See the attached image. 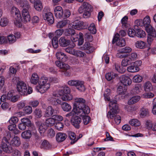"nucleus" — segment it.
Returning a JSON list of instances; mask_svg holds the SVG:
<instances>
[{
  "label": "nucleus",
  "mask_w": 156,
  "mask_h": 156,
  "mask_svg": "<svg viewBox=\"0 0 156 156\" xmlns=\"http://www.w3.org/2000/svg\"><path fill=\"white\" fill-rule=\"evenodd\" d=\"M30 8L29 9L24 7L22 11V16L23 17L24 21L26 22L30 21L31 19L28 10L30 8Z\"/></svg>",
  "instance_id": "nucleus-13"
},
{
  "label": "nucleus",
  "mask_w": 156,
  "mask_h": 156,
  "mask_svg": "<svg viewBox=\"0 0 156 156\" xmlns=\"http://www.w3.org/2000/svg\"><path fill=\"white\" fill-rule=\"evenodd\" d=\"M54 14L55 17L57 18L60 19L62 17L63 10L62 7L57 6L54 9Z\"/></svg>",
  "instance_id": "nucleus-17"
},
{
  "label": "nucleus",
  "mask_w": 156,
  "mask_h": 156,
  "mask_svg": "<svg viewBox=\"0 0 156 156\" xmlns=\"http://www.w3.org/2000/svg\"><path fill=\"white\" fill-rule=\"evenodd\" d=\"M61 99L63 101H69L72 99L73 97L70 94H64L61 95Z\"/></svg>",
  "instance_id": "nucleus-39"
},
{
  "label": "nucleus",
  "mask_w": 156,
  "mask_h": 156,
  "mask_svg": "<svg viewBox=\"0 0 156 156\" xmlns=\"http://www.w3.org/2000/svg\"><path fill=\"white\" fill-rule=\"evenodd\" d=\"M146 125L148 129H151L153 131H156V122L152 123L150 122L147 121L146 122Z\"/></svg>",
  "instance_id": "nucleus-34"
},
{
  "label": "nucleus",
  "mask_w": 156,
  "mask_h": 156,
  "mask_svg": "<svg viewBox=\"0 0 156 156\" xmlns=\"http://www.w3.org/2000/svg\"><path fill=\"white\" fill-rule=\"evenodd\" d=\"M17 89L19 94L21 95L27 94L26 84L23 81H20L17 83Z\"/></svg>",
  "instance_id": "nucleus-7"
},
{
  "label": "nucleus",
  "mask_w": 156,
  "mask_h": 156,
  "mask_svg": "<svg viewBox=\"0 0 156 156\" xmlns=\"http://www.w3.org/2000/svg\"><path fill=\"white\" fill-rule=\"evenodd\" d=\"M75 114H76L79 115H81L79 113H78L77 112H76L74 111L73 108L71 112L66 115L65 116L66 117L67 119H69L73 116L74 117V115Z\"/></svg>",
  "instance_id": "nucleus-43"
},
{
  "label": "nucleus",
  "mask_w": 156,
  "mask_h": 156,
  "mask_svg": "<svg viewBox=\"0 0 156 156\" xmlns=\"http://www.w3.org/2000/svg\"><path fill=\"white\" fill-rule=\"evenodd\" d=\"M129 124L132 126H139L140 125V122L136 119H133L129 121Z\"/></svg>",
  "instance_id": "nucleus-47"
},
{
  "label": "nucleus",
  "mask_w": 156,
  "mask_h": 156,
  "mask_svg": "<svg viewBox=\"0 0 156 156\" xmlns=\"http://www.w3.org/2000/svg\"><path fill=\"white\" fill-rule=\"evenodd\" d=\"M91 9V6L90 5L84 2L79 7L78 12L80 14L83 13V17L87 18L90 17L91 15L90 11Z\"/></svg>",
  "instance_id": "nucleus-4"
},
{
  "label": "nucleus",
  "mask_w": 156,
  "mask_h": 156,
  "mask_svg": "<svg viewBox=\"0 0 156 156\" xmlns=\"http://www.w3.org/2000/svg\"><path fill=\"white\" fill-rule=\"evenodd\" d=\"M142 90V89L140 84H137L135 85L133 89V91L136 94H138L141 92Z\"/></svg>",
  "instance_id": "nucleus-46"
},
{
  "label": "nucleus",
  "mask_w": 156,
  "mask_h": 156,
  "mask_svg": "<svg viewBox=\"0 0 156 156\" xmlns=\"http://www.w3.org/2000/svg\"><path fill=\"white\" fill-rule=\"evenodd\" d=\"M88 29L90 33L92 34H95L96 33V29L94 23L91 24L88 27Z\"/></svg>",
  "instance_id": "nucleus-60"
},
{
  "label": "nucleus",
  "mask_w": 156,
  "mask_h": 156,
  "mask_svg": "<svg viewBox=\"0 0 156 156\" xmlns=\"http://www.w3.org/2000/svg\"><path fill=\"white\" fill-rule=\"evenodd\" d=\"M39 77L36 73L32 74L30 80L31 83L33 84H36L39 82Z\"/></svg>",
  "instance_id": "nucleus-26"
},
{
  "label": "nucleus",
  "mask_w": 156,
  "mask_h": 156,
  "mask_svg": "<svg viewBox=\"0 0 156 156\" xmlns=\"http://www.w3.org/2000/svg\"><path fill=\"white\" fill-rule=\"evenodd\" d=\"M68 84L71 86H75L80 92L84 91L86 88L84 85V82L78 80H73L68 81Z\"/></svg>",
  "instance_id": "nucleus-6"
},
{
  "label": "nucleus",
  "mask_w": 156,
  "mask_h": 156,
  "mask_svg": "<svg viewBox=\"0 0 156 156\" xmlns=\"http://www.w3.org/2000/svg\"><path fill=\"white\" fill-rule=\"evenodd\" d=\"M25 112L27 114H30L32 112V108L30 106H25L23 109Z\"/></svg>",
  "instance_id": "nucleus-64"
},
{
  "label": "nucleus",
  "mask_w": 156,
  "mask_h": 156,
  "mask_svg": "<svg viewBox=\"0 0 156 156\" xmlns=\"http://www.w3.org/2000/svg\"><path fill=\"white\" fill-rule=\"evenodd\" d=\"M132 51V49L129 47H126L120 49L121 52L123 53H127L130 52Z\"/></svg>",
  "instance_id": "nucleus-56"
},
{
  "label": "nucleus",
  "mask_w": 156,
  "mask_h": 156,
  "mask_svg": "<svg viewBox=\"0 0 156 156\" xmlns=\"http://www.w3.org/2000/svg\"><path fill=\"white\" fill-rule=\"evenodd\" d=\"M73 55L80 58H85L86 56V54L80 51H75Z\"/></svg>",
  "instance_id": "nucleus-37"
},
{
  "label": "nucleus",
  "mask_w": 156,
  "mask_h": 156,
  "mask_svg": "<svg viewBox=\"0 0 156 156\" xmlns=\"http://www.w3.org/2000/svg\"><path fill=\"white\" fill-rule=\"evenodd\" d=\"M70 43V41L66 39L64 37H61L59 40V44L62 47H66L69 45Z\"/></svg>",
  "instance_id": "nucleus-23"
},
{
  "label": "nucleus",
  "mask_w": 156,
  "mask_h": 156,
  "mask_svg": "<svg viewBox=\"0 0 156 156\" xmlns=\"http://www.w3.org/2000/svg\"><path fill=\"white\" fill-rule=\"evenodd\" d=\"M35 115L37 118H40L42 116L41 111L38 109L36 108L34 111Z\"/></svg>",
  "instance_id": "nucleus-61"
},
{
  "label": "nucleus",
  "mask_w": 156,
  "mask_h": 156,
  "mask_svg": "<svg viewBox=\"0 0 156 156\" xmlns=\"http://www.w3.org/2000/svg\"><path fill=\"white\" fill-rule=\"evenodd\" d=\"M36 128L40 133L42 134L46 131L47 127L44 123L41 121H37L35 122Z\"/></svg>",
  "instance_id": "nucleus-11"
},
{
  "label": "nucleus",
  "mask_w": 156,
  "mask_h": 156,
  "mask_svg": "<svg viewBox=\"0 0 156 156\" xmlns=\"http://www.w3.org/2000/svg\"><path fill=\"white\" fill-rule=\"evenodd\" d=\"M144 88L146 91H150L152 90L153 87L151 83L147 81L144 83Z\"/></svg>",
  "instance_id": "nucleus-30"
},
{
  "label": "nucleus",
  "mask_w": 156,
  "mask_h": 156,
  "mask_svg": "<svg viewBox=\"0 0 156 156\" xmlns=\"http://www.w3.org/2000/svg\"><path fill=\"white\" fill-rule=\"evenodd\" d=\"M21 121L26 126H30L31 125V122L30 120L27 118H25L21 119Z\"/></svg>",
  "instance_id": "nucleus-49"
},
{
  "label": "nucleus",
  "mask_w": 156,
  "mask_h": 156,
  "mask_svg": "<svg viewBox=\"0 0 156 156\" xmlns=\"http://www.w3.org/2000/svg\"><path fill=\"white\" fill-rule=\"evenodd\" d=\"M85 101L83 98H77L75 99L74 105V110L79 113L81 115H83L90 113L89 107L85 105Z\"/></svg>",
  "instance_id": "nucleus-1"
},
{
  "label": "nucleus",
  "mask_w": 156,
  "mask_h": 156,
  "mask_svg": "<svg viewBox=\"0 0 156 156\" xmlns=\"http://www.w3.org/2000/svg\"><path fill=\"white\" fill-rule=\"evenodd\" d=\"M58 112L57 111L55 112V110H54L52 106H49L46 108L45 111L44 116L46 117H48L52 116L54 114L57 113Z\"/></svg>",
  "instance_id": "nucleus-16"
},
{
  "label": "nucleus",
  "mask_w": 156,
  "mask_h": 156,
  "mask_svg": "<svg viewBox=\"0 0 156 156\" xmlns=\"http://www.w3.org/2000/svg\"><path fill=\"white\" fill-rule=\"evenodd\" d=\"M143 79V77L139 75H136L134 76L133 78V80L134 82L139 83L141 82Z\"/></svg>",
  "instance_id": "nucleus-48"
},
{
  "label": "nucleus",
  "mask_w": 156,
  "mask_h": 156,
  "mask_svg": "<svg viewBox=\"0 0 156 156\" xmlns=\"http://www.w3.org/2000/svg\"><path fill=\"white\" fill-rule=\"evenodd\" d=\"M66 138V134L63 133H58L56 135V140L58 142H61L64 141Z\"/></svg>",
  "instance_id": "nucleus-19"
},
{
  "label": "nucleus",
  "mask_w": 156,
  "mask_h": 156,
  "mask_svg": "<svg viewBox=\"0 0 156 156\" xmlns=\"http://www.w3.org/2000/svg\"><path fill=\"white\" fill-rule=\"evenodd\" d=\"M22 137L24 139H30L31 136V132L30 130L25 131L21 134Z\"/></svg>",
  "instance_id": "nucleus-35"
},
{
  "label": "nucleus",
  "mask_w": 156,
  "mask_h": 156,
  "mask_svg": "<svg viewBox=\"0 0 156 156\" xmlns=\"http://www.w3.org/2000/svg\"><path fill=\"white\" fill-rule=\"evenodd\" d=\"M126 44V43L125 40L122 38L119 39L117 43V45L120 47L125 46Z\"/></svg>",
  "instance_id": "nucleus-53"
},
{
  "label": "nucleus",
  "mask_w": 156,
  "mask_h": 156,
  "mask_svg": "<svg viewBox=\"0 0 156 156\" xmlns=\"http://www.w3.org/2000/svg\"><path fill=\"white\" fill-rule=\"evenodd\" d=\"M57 58L61 60L62 61L65 62L67 59V57L62 52H58L56 54Z\"/></svg>",
  "instance_id": "nucleus-22"
},
{
  "label": "nucleus",
  "mask_w": 156,
  "mask_h": 156,
  "mask_svg": "<svg viewBox=\"0 0 156 156\" xmlns=\"http://www.w3.org/2000/svg\"><path fill=\"white\" fill-rule=\"evenodd\" d=\"M70 88L68 87H66L63 89L59 90L58 92H55L53 93V95L56 97H60L61 95L62 94H70Z\"/></svg>",
  "instance_id": "nucleus-15"
},
{
  "label": "nucleus",
  "mask_w": 156,
  "mask_h": 156,
  "mask_svg": "<svg viewBox=\"0 0 156 156\" xmlns=\"http://www.w3.org/2000/svg\"><path fill=\"white\" fill-rule=\"evenodd\" d=\"M116 100L110 101L109 104L110 108V110L107 113V116L108 119H113L116 114H117L119 112L118 106Z\"/></svg>",
  "instance_id": "nucleus-3"
},
{
  "label": "nucleus",
  "mask_w": 156,
  "mask_h": 156,
  "mask_svg": "<svg viewBox=\"0 0 156 156\" xmlns=\"http://www.w3.org/2000/svg\"><path fill=\"white\" fill-rule=\"evenodd\" d=\"M117 75L113 72H111L107 73L105 74V78L108 81H110L115 78Z\"/></svg>",
  "instance_id": "nucleus-31"
},
{
  "label": "nucleus",
  "mask_w": 156,
  "mask_h": 156,
  "mask_svg": "<svg viewBox=\"0 0 156 156\" xmlns=\"http://www.w3.org/2000/svg\"><path fill=\"white\" fill-rule=\"evenodd\" d=\"M51 145L47 140H45L43 141L41 144V146L42 147L44 148L48 149L51 148Z\"/></svg>",
  "instance_id": "nucleus-50"
},
{
  "label": "nucleus",
  "mask_w": 156,
  "mask_h": 156,
  "mask_svg": "<svg viewBox=\"0 0 156 156\" xmlns=\"http://www.w3.org/2000/svg\"><path fill=\"white\" fill-rule=\"evenodd\" d=\"M69 135L70 139L72 140L70 143L71 144H73L76 142L75 141L76 139V135L75 133L72 132H70L69 133Z\"/></svg>",
  "instance_id": "nucleus-42"
},
{
  "label": "nucleus",
  "mask_w": 156,
  "mask_h": 156,
  "mask_svg": "<svg viewBox=\"0 0 156 156\" xmlns=\"http://www.w3.org/2000/svg\"><path fill=\"white\" fill-rule=\"evenodd\" d=\"M135 45L137 48L144 49L145 48L146 43L142 41H138L135 43Z\"/></svg>",
  "instance_id": "nucleus-32"
},
{
  "label": "nucleus",
  "mask_w": 156,
  "mask_h": 156,
  "mask_svg": "<svg viewBox=\"0 0 156 156\" xmlns=\"http://www.w3.org/2000/svg\"><path fill=\"white\" fill-rule=\"evenodd\" d=\"M62 17V18H67L70 15L71 13L70 11L68 9H66L63 11Z\"/></svg>",
  "instance_id": "nucleus-59"
},
{
  "label": "nucleus",
  "mask_w": 156,
  "mask_h": 156,
  "mask_svg": "<svg viewBox=\"0 0 156 156\" xmlns=\"http://www.w3.org/2000/svg\"><path fill=\"white\" fill-rule=\"evenodd\" d=\"M146 35L145 32L142 30L137 29L136 30V36L139 37H144Z\"/></svg>",
  "instance_id": "nucleus-38"
},
{
  "label": "nucleus",
  "mask_w": 156,
  "mask_h": 156,
  "mask_svg": "<svg viewBox=\"0 0 156 156\" xmlns=\"http://www.w3.org/2000/svg\"><path fill=\"white\" fill-rule=\"evenodd\" d=\"M128 19V16H125L121 20V23L122 24V27L123 28L128 27L129 25L127 23Z\"/></svg>",
  "instance_id": "nucleus-40"
},
{
  "label": "nucleus",
  "mask_w": 156,
  "mask_h": 156,
  "mask_svg": "<svg viewBox=\"0 0 156 156\" xmlns=\"http://www.w3.org/2000/svg\"><path fill=\"white\" fill-rule=\"evenodd\" d=\"M128 35L130 37H133L136 35V31L132 28H129L128 31Z\"/></svg>",
  "instance_id": "nucleus-63"
},
{
  "label": "nucleus",
  "mask_w": 156,
  "mask_h": 156,
  "mask_svg": "<svg viewBox=\"0 0 156 156\" xmlns=\"http://www.w3.org/2000/svg\"><path fill=\"white\" fill-rule=\"evenodd\" d=\"M62 107L63 110L66 112L70 111L72 108L71 105L66 102H64L62 104Z\"/></svg>",
  "instance_id": "nucleus-41"
},
{
  "label": "nucleus",
  "mask_w": 156,
  "mask_h": 156,
  "mask_svg": "<svg viewBox=\"0 0 156 156\" xmlns=\"http://www.w3.org/2000/svg\"><path fill=\"white\" fill-rule=\"evenodd\" d=\"M11 13H14L15 15V24L17 27H20L22 26V19L19 10L16 7H13L11 9Z\"/></svg>",
  "instance_id": "nucleus-5"
},
{
  "label": "nucleus",
  "mask_w": 156,
  "mask_h": 156,
  "mask_svg": "<svg viewBox=\"0 0 156 156\" xmlns=\"http://www.w3.org/2000/svg\"><path fill=\"white\" fill-rule=\"evenodd\" d=\"M82 49L88 51H87V53H90L93 52L94 49L89 42H86L83 45Z\"/></svg>",
  "instance_id": "nucleus-20"
},
{
  "label": "nucleus",
  "mask_w": 156,
  "mask_h": 156,
  "mask_svg": "<svg viewBox=\"0 0 156 156\" xmlns=\"http://www.w3.org/2000/svg\"><path fill=\"white\" fill-rule=\"evenodd\" d=\"M110 90L109 89H107L105 91L104 94V96L105 100L108 101L110 100V98L109 97V95H110Z\"/></svg>",
  "instance_id": "nucleus-62"
},
{
  "label": "nucleus",
  "mask_w": 156,
  "mask_h": 156,
  "mask_svg": "<svg viewBox=\"0 0 156 156\" xmlns=\"http://www.w3.org/2000/svg\"><path fill=\"white\" fill-rule=\"evenodd\" d=\"M69 21L68 20H64L58 22L56 25L58 28H61L65 27L67 24L69 23Z\"/></svg>",
  "instance_id": "nucleus-29"
},
{
  "label": "nucleus",
  "mask_w": 156,
  "mask_h": 156,
  "mask_svg": "<svg viewBox=\"0 0 156 156\" xmlns=\"http://www.w3.org/2000/svg\"><path fill=\"white\" fill-rule=\"evenodd\" d=\"M83 26V23L81 21H79L77 23H76L75 25L73 24L72 27L77 30H79L82 28Z\"/></svg>",
  "instance_id": "nucleus-51"
},
{
  "label": "nucleus",
  "mask_w": 156,
  "mask_h": 156,
  "mask_svg": "<svg viewBox=\"0 0 156 156\" xmlns=\"http://www.w3.org/2000/svg\"><path fill=\"white\" fill-rule=\"evenodd\" d=\"M119 80L121 83L125 86H129L132 83L131 79L129 76L124 75L120 77Z\"/></svg>",
  "instance_id": "nucleus-12"
},
{
  "label": "nucleus",
  "mask_w": 156,
  "mask_h": 156,
  "mask_svg": "<svg viewBox=\"0 0 156 156\" xmlns=\"http://www.w3.org/2000/svg\"><path fill=\"white\" fill-rule=\"evenodd\" d=\"M143 24H144V26L145 27L146 30L147 27H148L149 26L152 27L151 25L150 24L151 22V20L150 17L149 16H146L142 20Z\"/></svg>",
  "instance_id": "nucleus-24"
},
{
  "label": "nucleus",
  "mask_w": 156,
  "mask_h": 156,
  "mask_svg": "<svg viewBox=\"0 0 156 156\" xmlns=\"http://www.w3.org/2000/svg\"><path fill=\"white\" fill-rule=\"evenodd\" d=\"M11 144L13 146H19L21 144L20 138L17 136H15L11 141Z\"/></svg>",
  "instance_id": "nucleus-25"
},
{
  "label": "nucleus",
  "mask_w": 156,
  "mask_h": 156,
  "mask_svg": "<svg viewBox=\"0 0 156 156\" xmlns=\"http://www.w3.org/2000/svg\"><path fill=\"white\" fill-rule=\"evenodd\" d=\"M139 96H136L130 98L128 101V104L129 105H133L138 102L140 99Z\"/></svg>",
  "instance_id": "nucleus-27"
},
{
  "label": "nucleus",
  "mask_w": 156,
  "mask_h": 156,
  "mask_svg": "<svg viewBox=\"0 0 156 156\" xmlns=\"http://www.w3.org/2000/svg\"><path fill=\"white\" fill-rule=\"evenodd\" d=\"M46 123L48 124V126H51L54 124L55 122V119L53 117L49 118L46 120Z\"/></svg>",
  "instance_id": "nucleus-58"
},
{
  "label": "nucleus",
  "mask_w": 156,
  "mask_h": 156,
  "mask_svg": "<svg viewBox=\"0 0 156 156\" xmlns=\"http://www.w3.org/2000/svg\"><path fill=\"white\" fill-rule=\"evenodd\" d=\"M19 121L18 118L16 116L11 117L8 121L10 124H15L17 123Z\"/></svg>",
  "instance_id": "nucleus-57"
},
{
  "label": "nucleus",
  "mask_w": 156,
  "mask_h": 156,
  "mask_svg": "<svg viewBox=\"0 0 156 156\" xmlns=\"http://www.w3.org/2000/svg\"><path fill=\"white\" fill-rule=\"evenodd\" d=\"M35 9L38 11H40L43 8L42 3L40 0H37L33 3Z\"/></svg>",
  "instance_id": "nucleus-33"
},
{
  "label": "nucleus",
  "mask_w": 156,
  "mask_h": 156,
  "mask_svg": "<svg viewBox=\"0 0 156 156\" xmlns=\"http://www.w3.org/2000/svg\"><path fill=\"white\" fill-rule=\"evenodd\" d=\"M43 17L45 20H47L49 23L52 24L53 23L54 19L52 13L51 12H44Z\"/></svg>",
  "instance_id": "nucleus-14"
},
{
  "label": "nucleus",
  "mask_w": 156,
  "mask_h": 156,
  "mask_svg": "<svg viewBox=\"0 0 156 156\" xmlns=\"http://www.w3.org/2000/svg\"><path fill=\"white\" fill-rule=\"evenodd\" d=\"M149 115V111L147 109L144 108H142L140 110V115L142 117H144Z\"/></svg>",
  "instance_id": "nucleus-44"
},
{
  "label": "nucleus",
  "mask_w": 156,
  "mask_h": 156,
  "mask_svg": "<svg viewBox=\"0 0 156 156\" xmlns=\"http://www.w3.org/2000/svg\"><path fill=\"white\" fill-rule=\"evenodd\" d=\"M127 70L129 72L134 73L140 70V69L139 67H136L134 65H133V63L130 66L127 68Z\"/></svg>",
  "instance_id": "nucleus-28"
},
{
  "label": "nucleus",
  "mask_w": 156,
  "mask_h": 156,
  "mask_svg": "<svg viewBox=\"0 0 156 156\" xmlns=\"http://www.w3.org/2000/svg\"><path fill=\"white\" fill-rule=\"evenodd\" d=\"M65 35L66 36H71L70 39L74 42L77 41L78 35L75 34V32L73 28H68L66 29L65 31Z\"/></svg>",
  "instance_id": "nucleus-9"
},
{
  "label": "nucleus",
  "mask_w": 156,
  "mask_h": 156,
  "mask_svg": "<svg viewBox=\"0 0 156 156\" xmlns=\"http://www.w3.org/2000/svg\"><path fill=\"white\" fill-rule=\"evenodd\" d=\"M127 90L126 87H124L123 88L121 86H119L118 87L117 89V91L119 94H125Z\"/></svg>",
  "instance_id": "nucleus-36"
},
{
  "label": "nucleus",
  "mask_w": 156,
  "mask_h": 156,
  "mask_svg": "<svg viewBox=\"0 0 156 156\" xmlns=\"http://www.w3.org/2000/svg\"><path fill=\"white\" fill-rule=\"evenodd\" d=\"M8 39L9 43L10 44H12L16 41V36L12 34L8 36Z\"/></svg>",
  "instance_id": "nucleus-54"
},
{
  "label": "nucleus",
  "mask_w": 156,
  "mask_h": 156,
  "mask_svg": "<svg viewBox=\"0 0 156 156\" xmlns=\"http://www.w3.org/2000/svg\"><path fill=\"white\" fill-rule=\"evenodd\" d=\"M8 22L9 21L7 18H3L0 20V25L2 27H5L8 24Z\"/></svg>",
  "instance_id": "nucleus-55"
},
{
  "label": "nucleus",
  "mask_w": 156,
  "mask_h": 156,
  "mask_svg": "<svg viewBox=\"0 0 156 156\" xmlns=\"http://www.w3.org/2000/svg\"><path fill=\"white\" fill-rule=\"evenodd\" d=\"M86 114H84L83 115H80L81 116H82L83 122L85 125H87L90 122V117L88 115H86Z\"/></svg>",
  "instance_id": "nucleus-45"
},
{
  "label": "nucleus",
  "mask_w": 156,
  "mask_h": 156,
  "mask_svg": "<svg viewBox=\"0 0 156 156\" xmlns=\"http://www.w3.org/2000/svg\"><path fill=\"white\" fill-rule=\"evenodd\" d=\"M52 45L55 49L57 48L58 46V39L56 37H54L52 40Z\"/></svg>",
  "instance_id": "nucleus-52"
},
{
  "label": "nucleus",
  "mask_w": 156,
  "mask_h": 156,
  "mask_svg": "<svg viewBox=\"0 0 156 156\" xmlns=\"http://www.w3.org/2000/svg\"><path fill=\"white\" fill-rule=\"evenodd\" d=\"M73 124L77 128H79L80 127V124L81 122V119L78 116L75 115L71 119Z\"/></svg>",
  "instance_id": "nucleus-18"
},
{
  "label": "nucleus",
  "mask_w": 156,
  "mask_h": 156,
  "mask_svg": "<svg viewBox=\"0 0 156 156\" xmlns=\"http://www.w3.org/2000/svg\"><path fill=\"white\" fill-rule=\"evenodd\" d=\"M17 3V4L20 5V6L24 8L26 7L27 9L30 8V5L27 0H14Z\"/></svg>",
  "instance_id": "nucleus-21"
},
{
  "label": "nucleus",
  "mask_w": 156,
  "mask_h": 156,
  "mask_svg": "<svg viewBox=\"0 0 156 156\" xmlns=\"http://www.w3.org/2000/svg\"><path fill=\"white\" fill-rule=\"evenodd\" d=\"M0 145L1 149L4 152L7 153H10L12 152V147L11 146L9 142L2 141Z\"/></svg>",
  "instance_id": "nucleus-10"
},
{
  "label": "nucleus",
  "mask_w": 156,
  "mask_h": 156,
  "mask_svg": "<svg viewBox=\"0 0 156 156\" xmlns=\"http://www.w3.org/2000/svg\"><path fill=\"white\" fill-rule=\"evenodd\" d=\"M38 84L36 87V89L41 93L46 92L50 87V82L48 78L45 76H43L41 78L38 82Z\"/></svg>",
  "instance_id": "nucleus-2"
},
{
  "label": "nucleus",
  "mask_w": 156,
  "mask_h": 156,
  "mask_svg": "<svg viewBox=\"0 0 156 156\" xmlns=\"http://www.w3.org/2000/svg\"><path fill=\"white\" fill-rule=\"evenodd\" d=\"M146 31L148 33L147 42L148 44L151 45L154 39V38H156V31L152 27L150 26H149L147 28Z\"/></svg>",
  "instance_id": "nucleus-8"
}]
</instances>
